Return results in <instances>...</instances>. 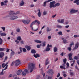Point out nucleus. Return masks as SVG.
<instances>
[{"mask_svg": "<svg viewBox=\"0 0 79 79\" xmlns=\"http://www.w3.org/2000/svg\"><path fill=\"white\" fill-rule=\"evenodd\" d=\"M55 3H56L55 1H52L50 2L49 4L50 8H55L56 6H59L60 5L59 3H57L55 5Z\"/></svg>", "mask_w": 79, "mask_h": 79, "instance_id": "obj_1", "label": "nucleus"}, {"mask_svg": "<svg viewBox=\"0 0 79 79\" xmlns=\"http://www.w3.org/2000/svg\"><path fill=\"white\" fill-rule=\"evenodd\" d=\"M35 68V64L34 63H30L28 64V69H30V73L33 71V69Z\"/></svg>", "mask_w": 79, "mask_h": 79, "instance_id": "obj_2", "label": "nucleus"}, {"mask_svg": "<svg viewBox=\"0 0 79 79\" xmlns=\"http://www.w3.org/2000/svg\"><path fill=\"white\" fill-rule=\"evenodd\" d=\"M15 15V14H13L10 16V19L11 20H15L16 19L18 18V16Z\"/></svg>", "mask_w": 79, "mask_h": 79, "instance_id": "obj_3", "label": "nucleus"}, {"mask_svg": "<svg viewBox=\"0 0 79 79\" xmlns=\"http://www.w3.org/2000/svg\"><path fill=\"white\" fill-rule=\"evenodd\" d=\"M16 63L15 66L16 67H17L18 65H19V64H21V60L19 59L17 60L16 61Z\"/></svg>", "mask_w": 79, "mask_h": 79, "instance_id": "obj_4", "label": "nucleus"}, {"mask_svg": "<svg viewBox=\"0 0 79 79\" xmlns=\"http://www.w3.org/2000/svg\"><path fill=\"white\" fill-rule=\"evenodd\" d=\"M22 22L23 23L25 24H29L30 23V20H23Z\"/></svg>", "mask_w": 79, "mask_h": 79, "instance_id": "obj_5", "label": "nucleus"}, {"mask_svg": "<svg viewBox=\"0 0 79 79\" xmlns=\"http://www.w3.org/2000/svg\"><path fill=\"white\" fill-rule=\"evenodd\" d=\"M48 74H49L50 75H53L54 74L53 70L52 69H49L47 72Z\"/></svg>", "mask_w": 79, "mask_h": 79, "instance_id": "obj_6", "label": "nucleus"}, {"mask_svg": "<svg viewBox=\"0 0 79 79\" xmlns=\"http://www.w3.org/2000/svg\"><path fill=\"white\" fill-rule=\"evenodd\" d=\"M77 12H78V10H75L74 9H71L70 13L71 14H72V13H77Z\"/></svg>", "mask_w": 79, "mask_h": 79, "instance_id": "obj_7", "label": "nucleus"}, {"mask_svg": "<svg viewBox=\"0 0 79 79\" xmlns=\"http://www.w3.org/2000/svg\"><path fill=\"white\" fill-rule=\"evenodd\" d=\"M34 24H35V22L34 21L32 22V23L30 24V27L31 29V30H34V29L33 28V27H32V26Z\"/></svg>", "mask_w": 79, "mask_h": 79, "instance_id": "obj_8", "label": "nucleus"}, {"mask_svg": "<svg viewBox=\"0 0 79 79\" xmlns=\"http://www.w3.org/2000/svg\"><path fill=\"white\" fill-rule=\"evenodd\" d=\"M33 56H34L36 58H37L38 57L39 58L40 57V55L39 54H34L33 55Z\"/></svg>", "mask_w": 79, "mask_h": 79, "instance_id": "obj_9", "label": "nucleus"}, {"mask_svg": "<svg viewBox=\"0 0 79 79\" xmlns=\"http://www.w3.org/2000/svg\"><path fill=\"white\" fill-rule=\"evenodd\" d=\"M79 46V43L77 42V43L75 44V47H74V49H77L78 48V46Z\"/></svg>", "mask_w": 79, "mask_h": 79, "instance_id": "obj_10", "label": "nucleus"}, {"mask_svg": "<svg viewBox=\"0 0 79 79\" xmlns=\"http://www.w3.org/2000/svg\"><path fill=\"white\" fill-rule=\"evenodd\" d=\"M25 48H26L27 50H28V51H29V50H31V46H29L28 45H26L25 46Z\"/></svg>", "mask_w": 79, "mask_h": 79, "instance_id": "obj_11", "label": "nucleus"}, {"mask_svg": "<svg viewBox=\"0 0 79 79\" xmlns=\"http://www.w3.org/2000/svg\"><path fill=\"white\" fill-rule=\"evenodd\" d=\"M49 63H50V61H48V59L47 58L46 60L45 65L46 66V65L48 64H49Z\"/></svg>", "mask_w": 79, "mask_h": 79, "instance_id": "obj_12", "label": "nucleus"}, {"mask_svg": "<svg viewBox=\"0 0 79 79\" xmlns=\"http://www.w3.org/2000/svg\"><path fill=\"white\" fill-rule=\"evenodd\" d=\"M4 55L5 54H4V53L2 52L0 53V58H3Z\"/></svg>", "mask_w": 79, "mask_h": 79, "instance_id": "obj_13", "label": "nucleus"}, {"mask_svg": "<svg viewBox=\"0 0 79 79\" xmlns=\"http://www.w3.org/2000/svg\"><path fill=\"white\" fill-rule=\"evenodd\" d=\"M62 40H63L64 44H67L68 43V42H67V40H65L64 38H62Z\"/></svg>", "mask_w": 79, "mask_h": 79, "instance_id": "obj_14", "label": "nucleus"}, {"mask_svg": "<svg viewBox=\"0 0 79 79\" xmlns=\"http://www.w3.org/2000/svg\"><path fill=\"white\" fill-rule=\"evenodd\" d=\"M34 42H36V43H39V44H41L42 41H41L38 40H35Z\"/></svg>", "mask_w": 79, "mask_h": 79, "instance_id": "obj_15", "label": "nucleus"}, {"mask_svg": "<svg viewBox=\"0 0 79 79\" xmlns=\"http://www.w3.org/2000/svg\"><path fill=\"white\" fill-rule=\"evenodd\" d=\"M24 5V1L22 0L21 1V2L20 3V6H23Z\"/></svg>", "mask_w": 79, "mask_h": 79, "instance_id": "obj_16", "label": "nucleus"}, {"mask_svg": "<svg viewBox=\"0 0 79 79\" xmlns=\"http://www.w3.org/2000/svg\"><path fill=\"white\" fill-rule=\"evenodd\" d=\"M31 53L33 54H35L36 53V51L34 49H32L31 51Z\"/></svg>", "mask_w": 79, "mask_h": 79, "instance_id": "obj_17", "label": "nucleus"}, {"mask_svg": "<svg viewBox=\"0 0 79 79\" xmlns=\"http://www.w3.org/2000/svg\"><path fill=\"white\" fill-rule=\"evenodd\" d=\"M0 35L2 37H3L4 36H6V34L4 33H1L0 34Z\"/></svg>", "mask_w": 79, "mask_h": 79, "instance_id": "obj_18", "label": "nucleus"}, {"mask_svg": "<svg viewBox=\"0 0 79 79\" xmlns=\"http://www.w3.org/2000/svg\"><path fill=\"white\" fill-rule=\"evenodd\" d=\"M15 13H14V11H10L9 12V15H15Z\"/></svg>", "mask_w": 79, "mask_h": 79, "instance_id": "obj_19", "label": "nucleus"}, {"mask_svg": "<svg viewBox=\"0 0 79 79\" xmlns=\"http://www.w3.org/2000/svg\"><path fill=\"white\" fill-rule=\"evenodd\" d=\"M52 30L51 29H49V27H47L46 28V31L47 32H48L49 31H50Z\"/></svg>", "mask_w": 79, "mask_h": 79, "instance_id": "obj_20", "label": "nucleus"}, {"mask_svg": "<svg viewBox=\"0 0 79 79\" xmlns=\"http://www.w3.org/2000/svg\"><path fill=\"white\" fill-rule=\"evenodd\" d=\"M54 52H57L58 51V48L56 47H55L54 48Z\"/></svg>", "mask_w": 79, "mask_h": 79, "instance_id": "obj_21", "label": "nucleus"}, {"mask_svg": "<svg viewBox=\"0 0 79 79\" xmlns=\"http://www.w3.org/2000/svg\"><path fill=\"white\" fill-rule=\"evenodd\" d=\"M63 63H64V64H66V61H67V59H66V58H65L63 60Z\"/></svg>", "mask_w": 79, "mask_h": 79, "instance_id": "obj_22", "label": "nucleus"}, {"mask_svg": "<svg viewBox=\"0 0 79 79\" xmlns=\"http://www.w3.org/2000/svg\"><path fill=\"white\" fill-rule=\"evenodd\" d=\"M35 22V23H37V24H38L39 25L40 24V22L37 20H35V21H34Z\"/></svg>", "mask_w": 79, "mask_h": 79, "instance_id": "obj_23", "label": "nucleus"}, {"mask_svg": "<svg viewBox=\"0 0 79 79\" xmlns=\"http://www.w3.org/2000/svg\"><path fill=\"white\" fill-rule=\"evenodd\" d=\"M69 74L71 76H73V75H74V72H69Z\"/></svg>", "mask_w": 79, "mask_h": 79, "instance_id": "obj_24", "label": "nucleus"}, {"mask_svg": "<svg viewBox=\"0 0 79 79\" xmlns=\"http://www.w3.org/2000/svg\"><path fill=\"white\" fill-rule=\"evenodd\" d=\"M50 50V47H49L47 46L46 50V51H49Z\"/></svg>", "mask_w": 79, "mask_h": 79, "instance_id": "obj_25", "label": "nucleus"}, {"mask_svg": "<svg viewBox=\"0 0 79 79\" xmlns=\"http://www.w3.org/2000/svg\"><path fill=\"white\" fill-rule=\"evenodd\" d=\"M17 39L18 40H19L20 41V40H21V36H18L17 38Z\"/></svg>", "mask_w": 79, "mask_h": 79, "instance_id": "obj_26", "label": "nucleus"}, {"mask_svg": "<svg viewBox=\"0 0 79 79\" xmlns=\"http://www.w3.org/2000/svg\"><path fill=\"white\" fill-rule=\"evenodd\" d=\"M5 49V48H0V52H3V51H4Z\"/></svg>", "mask_w": 79, "mask_h": 79, "instance_id": "obj_27", "label": "nucleus"}, {"mask_svg": "<svg viewBox=\"0 0 79 79\" xmlns=\"http://www.w3.org/2000/svg\"><path fill=\"white\" fill-rule=\"evenodd\" d=\"M24 71L25 73H26V74H29V71H28V70L25 69L24 70Z\"/></svg>", "mask_w": 79, "mask_h": 79, "instance_id": "obj_28", "label": "nucleus"}, {"mask_svg": "<svg viewBox=\"0 0 79 79\" xmlns=\"http://www.w3.org/2000/svg\"><path fill=\"white\" fill-rule=\"evenodd\" d=\"M22 76H26V74L24 72L22 71Z\"/></svg>", "mask_w": 79, "mask_h": 79, "instance_id": "obj_29", "label": "nucleus"}, {"mask_svg": "<svg viewBox=\"0 0 79 79\" xmlns=\"http://www.w3.org/2000/svg\"><path fill=\"white\" fill-rule=\"evenodd\" d=\"M47 1H46L44 2L43 4V6H44V7L46 6V3H47Z\"/></svg>", "mask_w": 79, "mask_h": 79, "instance_id": "obj_30", "label": "nucleus"}, {"mask_svg": "<svg viewBox=\"0 0 79 79\" xmlns=\"http://www.w3.org/2000/svg\"><path fill=\"white\" fill-rule=\"evenodd\" d=\"M46 14H47L46 11H44L43 12V15H44V16H45Z\"/></svg>", "mask_w": 79, "mask_h": 79, "instance_id": "obj_31", "label": "nucleus"}, {"mask_svg": "<svg viewBox=\"0 0 79 79\" xmlns=\"http://www.w3.org/2000/svg\"><path fill=\"white\" fill-rule=\"evenodd\" d=\"M38 15L39 17L41 16V12H38Z\"/></svg>", "mask_w": 79, "mask_h": 79, "instance_id": "obj_32", "label": "nucleus"}, {"mask_svg": "<svg viewBox=\"0 0 79 79\" xmlns=\"http://www.w3.org/2000/svg\"><path fill=\"white\" fill-rule=\"evenodd\" d=\"M2 43H3V41L2 39V38H0V45H1V44H2Z\"/></svg>", "mask_w": 79, "mask_h": 79, "instance_id": "obj_33", "label": "nucleus"}, {"mask_svg": "<svg viewBox=\"0 0 79 79\" xmlns=\"http://www.w3.org/2000/svg\"><path fill=\"white\" fill-rule=\"evenodd\" d=\"M58 34H59L60 35H63V34H62V32L61 31H60L58 33Z\"/></svg>", "mask_w": 79, "mask_h": 79, "instance_id": "obj_34", "label": "nucleus"}, {"mask_svg": "<svg viewBox=\"0 0 79 79\" xmlns=\"http://www.w3.org/2000/svg\"><path fill=\"white\" fill-rule=\"evenodd\" d=\"M66 68H69V63L68 62L67 63H66Z\"/></svg>", "mask_w": 79, "mask_h": 79, "instance_id": "obj_35", "label": "nucleus"}, {"mask_svg": "<svg viewBox=\"0 0 79 79\" xmlns=\"http://www.w3.org/2000/svg\"><path fill=\"white\" fill-rule=\"evenodd\" d=\"M20 29L19 28H17V29H16V31L17 32H20Z\"/></svg>", "mask_w": 79, "mask_h": 79, "instance_id": "obj_36", "label": "nucleus"}, {"mask_svg": "<svg viewBox=\"0 0 79 79\" xmlns=\"http://www.w3.org/2000/svg\"><path fill=\"white\" fill-rule=\"evenodd\" d=\"M68 50L69 51H71V47H68Z\"/></svg>", "mask_w": 79, "mask_h": 79, "instance_id": "obj_37", "label": "nucleus"}, {"mask_svg": "<svg viewBox=\"0 0 79 79\" xmlns=\"http://www.w3.org/2000/svg\"><path fill=\"white\" fill-rule=\"evenodd\" d=\"M11 55H15V52L13 51H12L11 52Z\"/></svg>", "mask_w": 79, "mask_h": 79, "instance_id": "obj_38", "label": "nucleus"}, {"mask_svg": "<svg viewBox=\"0 0 79 79\" xmlns=\"http://www.w3.org/2000/svg\"><path fill=\"white\" fill-rule=\"evenodd\" d=\"M74 59H75V60H78V59H79V57L78 56H75L74 57Z\"/></svg>", "mask_w": 79, "mask_h": 79, "instance_id": "obj_39", "label": "nucleus"}, {"mask_svg": "<svg viewBox=\"0 0 79 79\" xmlns=\"http://www.w3.org/2000/svg\"><path fill=\"white\" fill-rule=\"evenodd\" d=\"M69 57H72V54L71 53H70L68 54Z\"/></svg>", "mask_w": 79, "mask_h": 79, "instance_id": "obj_40", "label": "nucleus"}, {"mask_svg": "<svg viewBox=\"0 0 79 79\" xmlns=\"http://www.w3.org/2000/svg\"><path fill=\"white\" fill-rule=\"evenodd\" d=\"M57 27L58 28H60V29H61V28H62V26L61 25H57Z\"/></svg>", "mask_w": 79, "mask_h": 79, "instance_id": "obj_41", "label": "nucleus"}, {"mask_svg": "<svg viewBox=\"0 0 79 79\" xmlns=\"http://www.w3.org/2000/svg\"><path fill=\"white\" fill-rule=\"evenodd\" d=\"M79 1V0H76L74 1V3H77Z\"/></svg>", "mask_w": 79, "mask_h": 79, "instance_id": "obj_42", "label": "nucleus"}, {"mask_svg": "<svg viewBox=\"0 0 79 79\" xmlns=\"http://www.w3.org/2000/svg\"><path fill=\"white\" fill-rule=\"evenodd\" d=\"M75 68L77 70H79V69L78 68V67H77V65H75Z\"/></svg>", "mask_w": 79, "mask_h": 79, "instance_id": "obj_43", "label": "nucleus"}, {"mask_svg": "<svg viewBox=\"0 0 79 79\" xmlns=\"http://www.w3.org/2000/svg\"><path fill=\"white\" fill-rule=\"evenodd\" d=\"M1 29H3V31H5V27H1Z\"/></svg>", "mask_w": 79, "mask_h": 79, "instance_id": "obj_44", "label": "nucleus"}, {"mask_svg": "<svg viewBox=\"0 0 79 79\" xmlns=\"http://www.w3.org/2000/svg\"><path fill=\"white\" fill-rule=\"evenodd\" d=\"M1 6H3V5H4V2H2L1 3Z\"/></svg>", "mask_w": 79, "mask_h": 79, "instance_id": "obj_45", "label": "nucleus"}, {"mask_svg": "<svg viewBox=\"0 0 79 79\" xmlns=\"http://www.w3.org/2000/svg\"><path fill=\"white\" fill-rule=\"evenodd\" d=\"M17 75H18V76H19V75H21V73H20L19 72H17Z\"/></svg>", "mask_w": 79, "mask_h": 79, "instance_id": "obj_46", "label": "nucleus"}, {"mask_svg": "<svg viewBox=\"0 0 79 79\" xmlns=\"http://www.w3.org/2000/svg\"><path fill=\"white\" fill-rule=\"evenodd\" d=\"M69 59L70 60H71V61H73V58L71 57H69Z\"/></svg>", "mask_w": 79, "mask_h": 79, "instance_id": "obj_47", "label": "nucleus"}, {"mask_svg": "<svg viewBox=\"0 0 79 79\" xmlns=\"http://www.w3.org/2000/svg\"><path fill=\"white\" fill-rule=\"evenodd\" d=\"M44 46H45V42H44L43 43L42 47H44Z\"/></svg>", "mask_w": 79, "mask_h": 79, "instance_id": "obj_48", "label": "nucleus"}, {"mask_svg": "<svg viewBox=\"0 0 79 79\" xmlns=\"http://www.w3.org/2000/svg\"><path fill=\"white\" fill-rule=\"evenodd\" d=\"M19 13H20V12L17 11L16 12V13H15V14H14V15H17V14H19Z\"/></svg>", "mask_w": 79, "mask_h": 79, "instance_id": "obj_49", "label": "nucleus"}, {"mask_svg": "<svg viewBox=\"0 0 79 79\" xmlns=\"http://www.w3.org/2000/svg\"><path fill=\"white\" fill-rule=\"evenodd\" d=\"M5 64L4 63H3L2 64V67H3L2 68H5V67L4 66H5Z\"/></svg>", "mask_w": 79, "mask_h": 79, "instance_id": "obj_50", "label": "nucleus"}, {"mask_svg": "<svg viewBox=\"0 0 79 79\" xmlns=\"http://www.w3.org/2000/svg\"><path fill=\"white\" fill-rule=\"evenodd\" d=\"M17 72L19 73H21L22 72V70H19Z\"/></svg>", "mask_w": 79, "mask_h": 79, "instance_id": "obj_51", "label": "nucleus"}, {"mask_svg": "<svg viewBox=\"0 0 79 79\" xmlns=\"http://www.w3.org/2000/svg\"><path fill=\"white\" fill-rule=\"evenodd\" d=\"M64 22V19H62L60 22V23H63Z\"/></svg>", "mask_w": 79, "mask_h": 79, "instance_id": "obj_52", "label": "nucleus"}, {"mask_svg": "<svg viewBox=\"0 0 79 79\" xmlns=\"http://www.w3.org/2000/svg\"><path fill=\"white\" fill-rule=\"evenodd\" d=\"M23 51L24 52H26V49L25 48H24L23 49Z\"/></svg>", "mask_w": 79, "mask_h": 79, "instance_id": "obj_53", "label": "nucleus"}, {"mask_svg": "<svg viewBox=\"0 0 79 79\" xmlns=\"http://www.w3.org/2000/svg\"><path fill=\"white\" fill-rule=\"evenodd\" d=\"M8 68V65H6L5 68L4 69V70H6V69Z\"/></svg>", "mask_w": 79, "mask_h": 79, "instance_id": "obj_54", "label": "nucleus"}, {"mask_svg": "<svg viewBox=\"0 0 79 79\" xmlns=\"http://www.w3.org/2000/svg\"><path fill=\"white\" fill-rule=\"evenodd\" d=\"M15 62H13L12 63V64H11V66H13V65H14V64H15Z\"/></svg>", "mask_w": 79, "mask_h": 79, "instance_id": "obj_55", "label": "nucleus"}, {"mask_svg": "<svg viewBox=\"0 0 79 79\" xmlns=\"http://www.w3.org/2000/svg\"><path fill=\"white\" fill-rule=\"evenodd\" d=\"M8 1L7 0H6L4 1V3H8Z\"/></svg>", "mask_w": 79, "mask_h": 79, "instance_id": "obj_56", "label": "nucleus"}, {"mask_svg": "<svg viewBox=\"0 0 79 79\" xmlns=\"http://www.w3.org/2000/svg\"><path fill=\"white\" fill-rule=\"evenodd\" d=\"M63 76H64V77H66L67 76V75H66V74H64L63 75Z\"/></svg>", "mask_w": 79, "mask_h": 79, "instance_id": "obj_57", "label": "nucleus"}, {"mask_svg": "<svg viewBox=\"0 0 79 79\" xmlns=\"http://www.w3.org/2000/svg\"><path fill=\"white\" fill-rule=\"evenodd\" d=\"M3 74H4V73H3V72H2L0 73V75H3Z\"/></svg>", "mask_w": 79, "mask_h": 79, "instance_id": "obj_58", "label": "nucleus"}, {"mask_svg": "<svg viewBox=\"0 0 79 79\" xmlns=\"http://www.w3.org/2000/svg\"><path fill=\"white\" fill-rule=\"evenodd\" d=\"M21 44H24V41H21Z\"/></svg>", "mask_w": 79, "mask_h": 79, "instance_id": "obj_59", "label": "nucleus"}, {"mask_svg": "<svg viewBox=\"0 0 79 79\" xmlns=\"http://www.w3.org/2000/svg\"><path fill=\"white\" fill-rule=\"evenodd\" d=\"M40 46H41V45H37V48H40Z\"/></svg>", "mask_w": 79, "mask_h": 79, "instance_id": "obj_60", "label": "nucleus"}, {"mask_svg": "<svg viewBox=\"0 0 79 79\" xmlns=\"http://www.w3.org/2000/svg\"><path fill=\"white\" fill-rule=\"evenodd\" d=\"M37 30H38V28H37L35 30H34L33 29V30H32V31H33L34 32H35V31H37Z\"/></svg>", "mask_w": 79, "mask_h": 79, "instance_id": "obj_61", "label": "nucleus"}, {"mask_svg": "<svg viewBox=\"0 0 79 79\" xmlns=\"http://www.w3.org/2000/svg\"><path fill=\"white\" fill-rule=\"evenodd\" d=\"M9 50H10V49L7 48V50H6V52L7 53H8V52H9Z\"/></svg>", "mask_w": 79, "mask_h": 79, "instance_id": "obj_62", "label": "nucleus"}, {"mask_svg": "<svg viewBox=\"0 0 79 79\" xmlns=\"http://www.w3.org/2000/svg\"><path fill=\"white\" fill-rule=\"evenodd\" d=\"M47 79H52V77L49 76L48 77Z\"/></svg>", "mask_w": 79, "mask_h": 79, "instance_id": "obj_63", "label": "nucleus"}, {"mask_svg": "<svg viewBox=\"0 0 79 79\" xmlns=\"http://www.w3.org/2000/svg\"><path fill=\"white\" fill-rule=\"evenodd\" d=\"M56 16V14L54 15H53L52 17V18H55V17Z\"/></svg>", "mask_w": 79, "mask_h": 79, "instance_id": "obj_64", "label": "nucleus"}]
</instances>
